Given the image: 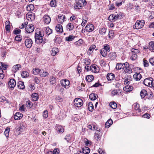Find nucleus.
<instances>
[{
  "instance_id": "f257e3e1",
  "label": "nucleus",
  "mask_w": 154,
  "mask_h": 154,
  "mask_svg": "<svg viewBox=\"0 0 154 154\" xmlns=\"http://www.w3.org/2000/svg\"><path fill=\"white\" fill-rule=\"evenodd\" d=\"M44 35V33L42 31L37 32L35 33V42L38 44L42 43L43 42L42 37Z\"/></svg>"
},
{
  "instance_id": "f03ea898",
  "label": "nucleus",
  "mask_w": 154,
  "mask_h": 154,
  "mask_svg": "<svg viewBox=\"0 0 154 154\" xmlns=\"http://www.w3.org/2000/svg\"><path fill=\"white\" fill-rule=\"evenodd\" d=\"M144 24L145 22L144 20H137L135 24L133 26V28L134 29H140L144 26Z\"/></svg>"
},
{
  "instance_id": "7ed1b4c3",
  "label": "nucleus",
  "mask_w": 154,
  "mask_h": 154,
  "mask_svg": "<svg viewBox=\"0 0 154 154\" xmlns=\"http://www.w3.org/2000/svg\"><path fill=\"white\" fill-rule=\"evenodd\" d=\"M132 55L131 57V59L132 60H136L137 58V54L139 53L140 50L138 49L132 48L131 49Z\"/></svg>"
},
{
  "instance_id": "20e7f679",
  "label": "nucleus",
  "mask_w": 154,
  "mask_h": 154,
  "mask_svg": "<svg viewBox=\"0 0 154 154\" xmlns=\"http://www.w3.org/2000/svg\"><path fill=\"white\" fill-rule=\"evenodd\" d=\"M61 85L65 88L67 89L69 87L70 83L69 81L67 79H62L60 81Z\"/></svg>"
},
{
  "instance_id": "39448f33",
  "label": "nucleus",
  "mask_w": 154,
  "mask_h": 154,
  "mask_svg": "<svg viewBox=\"0 0 154 154\" xmlns=\"http://www.w3.org/2000/svg\"><path fill=\"white\" fill-rule=\"evenodd\" d=\"M25 127L23 125V123H21L18 125V128L16 129V132L18 135L20 134V133L23 132L25 130Z\"/></svg>"
},
{
  "instance_id": "423d86ee",
  "label": "nucleus",
  "mask_w": 154,
  "mask_h": 154,
  "mask_svg": "<svg viewBox=\"0 0 154 154\" xmlns=\"http://www.w3.org/2000/svg\"><path fill=\"white\" fill-rule=\"evenodd\" d=\"M153 82L152 78H147L144 80L143 83L146 86L152 87Z\"/></svg>"
},
{
  "instance_id": "0eeeda50",
  "label": "nucleus",
  "mask_w": 154,
  "mask_h": 154,
  "mask_svg": "<svg viewBox=\"0 0 154 154\" xmlns=\"http://www.w3.org/2000/svg\"><path fill=\"white\" fill-rule=\"evenodd\" d=\"M74 105L77 107H80L83 104V101L79 98H75L74 101Z\"/></svg>"
},
{
  "instance_id": "6e6552de",
  "label": "nucleus",
  "mask_w": 154,
  "mask_h": 154,
  "mask_svg": "<svg viewBox=\"0 0 154 154\" xmlns=\"http://www.w3.org/2000/svg\"><path fill=\"white\" fill-rule=\"evenodd\" d=\"M33 42L32 40L30 38H26L25 40V44L26 46L28 48H30L32 46Z\"/></svg>"
},
{
  "instance_id": "1a4fd4ad",
  "label": "nucleus",
  "mask_w": 154,
  "mask_h": 154,
  "mask_svg": "<svg viewBox=\"0 0 154 154\" xmlns=\"http://www.w3.org/2000/svg\"><path fill=\"white\" fill-rule=\"evenodd\" d=\"M101 129H99L98 130L96 131L94 134V138L95 140L98 141L100 140L102 134L100 133Z\"/></svg>"
},
{
  "instance_id": "9d476101",
  "label": "nucleus",
  "mask_w": 154,
  "mask_h": 154,
  "mask_svg": "<svg viewBox=\"0 0 154 154\" xmlns=\"http://www.w3.org/2000/svg\"><path fill=\"white\" fill-rule=\"evenodd\" d=\"M90 70L93 72L98 73L100 69L98 66L94 64L91 66L90 67Z\"/></svg>"
},
{
  "instance_id": "9b49d317",
  "label": "nucleus",
  "mask_w": 154,
  "mask_h": 154,
  "mask_svg": "<svg viewBox=\"0 0 154 154\" xmlns=\"http://www.w3.org/2000/svg\"><path fill=\"white\" fill-rule=\"evenodd\" d=\"M94 26L91 23L88 24L85 27L86 31L88 32L93 31L94 30Z\"/></svg>"
},
{
  "instance_id": "f8f14e48",
  "label": "nucleus",
  "mask_w": 154,
  "mask_h": 154,
  "mask_svg": "<svg viewBox=\"0 0 154 154\" xmlns=\"http://www.w3.org/2000/svg\"><path fill=\"white\" fill-rule=\"evenodd\" d=\"M34 29V26L32 24H29L26 26V30L28 33L33 32Z\"/></svg>"
},
{
  "instance_id": "ddd939ff",
  "label": "nucleus",
  "mask_w": 154,
  "mask_h": 154,
  "mask_svg": "<svg viewBox=\"0 0 154 154\" xmlns=\"http://www.w3.org/2000/svg\"><path fill=\"white\" fill-rule=\"evenodd\" d=\"M57 20L59 23H62L64 21H66L65 16L64 15L62 14H59L58 17L57 19Z\"/></svg>"
},
{
  "instance_id": "4468645a",
  "label": "nucleus",
  "mask_w": 154,
  "mask_h": 154,
  "mask_svg": "<svg viewBox=\"0 0 154 154\" xmlns=\"http://www.w3.org/2000/svg\"><path fill=\"white\" fill-rule=\"evenodd\" d=\"M128 66V63L126 62L125 63H118L117 64L116 66V69L118 70H120L121 69H123L125 66Z\"/></svg>"
},
{
  "instance_id": "2eb2a0df",
  "label": "nucleus",
  "mask_w": 154,
  "mask_h": 154,
  "mask_svg": "<svg viewBox=\"0 0 154 154\" xmlns=\"http://www.w3.org/2000/svg\"><path fill=\"white\" fill-rule=\"evenodd\" d=\"M16 82L15 80L13 79H11L8 83V87L13 89V88L15 86Z\"/></svg>"
},
{
  "instance_id": "dca6fc26",
  "label": "nucleus",
  "mask_w": 154,
  "mask_h": 154,
  "mask_svg": "<svg viewBox=\"0 0 154 154\" xmlns=\"http://www.w3.org/2000/svg\"><path fill=\"white\" fill-rule=\"evenodd\" d=\"M125 72L126 73H131L132 72V69L130 67L129 64L128 63V66L125 65L124 66L123 69Z\"/></svg>"
},
{
  "instance_id": "f3484780",
  "label": "nucleus",
  "mask_w": 154,
  "mask_h": 154,
  "mask_svg": "<svg viewBox=\"0 0 154 154\" xmlns=\"http://www.w3.org/2000/svg\"><path fill=\"white\" fill-rule=\"evenodd\" d=\"M27 20L29 21H32L35 19V15L32 13L28 14L26 15Z\"/></svg>"
},
{
  "instance_id": "a211bd4d",
  "label": "nucleus",
  "mask_w": 154,
  "mask_h": 154,
  "mask_svg": "<svg viewBox=\"0 0 154 154\" xmlns=\"http://www.w3.org/2000/svg\"><path fill=\"white\" fill-rule=\"evenodd\" d=\"M108 56L110 59L111 60H115L117 57L116 53L114 52H111L109 53Z\"/></svg>"
},
{
  "instance_id": "6ab92c4d",
  "label": "nucleus",
  "mask_w": 154,
  "mask_h": 154,
  "mask_svg": "<svg viewBox=\"0 0 154 154\" xmlns=\"http://www.w3.org/2000/svg\"><path fill=\"white\" fill-rule=\"evenodd\" d=\"M21 66L20 64H17L13 66L12 69V71L14 73L16 72L20 68Z\"/></svg>"
},
{
  "instance_id": "aec40b11",
  "label": "nucleus",
  "mask_w": 154,
  "mask_h": 154,
  "mask_svg": "<svg viewBox=\"0 0 154 154\" xmlns=\"http://www.w3.org/2000/svg\"><path fill=\"white\" fill-rule=\"evenodd\" d=\"M106 78L108 81L112 80L115 78V75L112 73H108L107 75Z\"/></svg>"
},
{
  "instance_id": "412c9836",
  "label": "nucleus",
  "mask_w": 154,
  "mask_h": 154,
  "mask_svg": "<svg viewBox=\"0 0 154 154\" xmlns=\"http://www.w3.org/2000/svg\"><path fill=\"white\" fill-rule=\"evenodd\" d=\"M43 18L44 21L45 23L48 24L50 23L51 21V19L49 16L45 15Z\"/></svg>"
},
{
  "instance_id": "4be33fe9",
  "label": "nucleus",
  "mask_w": 154,
  "mask_h": 154,
  "mask_svg": "<svg viewBox=\"0 0 154 154\" xmlns=\"http://www.w3.org/2000/svg\"><path fill=\"white\" fill-rule=\"evenodd\" d=\"M23 116V115L22 113L18 112L15 114L14 117L15 120H18L21 118Z\"/></svg>"
},
{
  "instance_id": "5701e85b",
  "label": "nucleus",
  "mask_w": 154,
  "mask_h": 154,
  "mask_svg": "<svg viewBox=\"0 0 154 154\" xmlns=\"http://www.w3.org/2000/svg\"><path fill=\"white\" fill-rule=\"evenodd\" d=\"M149 49L151 52H154V42L151 41L149 43Z\"/></svg>"
},
{
  "instance_id": "b1692460",
  "label": "nucleus",
  "mask_w": 154,
  "mask_h": 154,
  "mask_svg": "<svg viewBox=\"0 0 154 154\" xmlns=\"http://www.w3.org/2000/svg\"><path fill=\"white\" fill-rule=\"evenodd\" d=\"M56 31L60 33H61L63 31L62 26L60 24H57L56 27Z\"/></svg>"
},
{
  "instance_id": "393cba45",
  "label": "nucleus",
  "mask_w": 154,
  "mask_h": 154,
  "mask_svg": "<svg viewBox=\"0 0 154 154\" xmlns=\"http://www.w3.org/2000/svg\"><path fill=\"white\" fill-rule=\"evenodd\" d=\"M141 75L139 73H136L133 75V78L136 81L139 80L141 78Z\"/></svg>"
},
{
  "instance_id": "a878e982",
  "label": "nucleus",
  "mask_w": 154,
  "mask_h": 154,
  "mask_svg": "<svg viewBox=\"0 0 154 154\" xmlns=\"http://www.w3.org/2000/svg\"><path fill=\"white\" fill-rule=\"evenodd\" d=\"M96 46L95 45H92L90 47L88 51V55H91L93 52V50L95 48Z\"/></svg>"
},
{
  "instance_id": "bb28decb",
  "label": "nucleus",
  "mask_w": 154,
  "mask_h": 154,
  "mask_svg": "<svg viewBox=\"0 0 154 154\" xmlns=\"http://www.w3.org/2000/svg\"><path fill=\"white\" fill-rule=\"evenodd\" d=\"M133 89L132 86L127 85L123 88L124 90L127 92H128L131 91Z\"/></svg>"
},
{
  "instance_id": "cd10ccee",
  "label": "nucleus",
  "mask_w": 154,
  "mask_h": 154,
  "mask_svg": "<svg viewBox=\"0 0 154 154\" xmlns=\"http://www.w3.org/2000/svg\"><path fill=\"white\" fill-rule=\"evenodd\" d=\"M74 27V24L72 23H69L66 26V28L69 31L72 30Z\"/></svg>"
},
{
  "instance_id": "c85d7f7f",
  "label": "nucleus",
  "mask_w": 154,
  "mask_h": 154,
  "mask_svg": "<svg viewBox=\"0 0 154 154\" xmlns=\"http://www.w3.org/2000/svg\"><path fill=\"white\" fill-rule=\"evenodd\" d=\"M59 49L58 48L54 47L52 48L51 50V54L53 56L55 55L59 52Z\"/></svg>"
},
{
  "instance_id": "c756f323",
  "label": "nucleus",
  "mask_w": 154,
  "mask_h": 154,
  "mask_svg": "<svg viewBox=\"0 0 154 154\" xmlns=\"http://www.w3.org/2000/svg\"><path fill=\"white\" fill-rule=\"evenodd\" d=\"M83 6L81 4H79V3L76 1V3L74 4V8L75 9H81L82 7Z\"/></svg>"
},
{
  "instance_id": "7c9ffc66",
  "label": "nucleus",
  "mask_w": 154,
  "mask_h": 154,
  "mask_svg": "<svg viewBox=\"0 0 154 154\" xmlns=\"http://www.w3.org/2000/svg\"><path fill=\"white\" fill-rule=\"evenodd\" d=\"M32 100L33 101H36L38 99V96L36 93H34L32 95Z\"/></svg>"
},
{
  "instance_id": "2f4dec72",
  "label": "nucleus",
  "mask_w": 154,
  "mask_h": 154,
  "mask_svg": "<svg viewBox=\"0 0 154 154\" xmlns=\"http://www.w3.org/2000/svg\"><path fill=\"white\" fill-rule=\"evenodd\" d=\"M112 124V120L111 119H109L106 122L105 124V127L106 128H108Z\"/></svg>"
},
{
  "instance_id": "473e14b6",
  "label": "nucleus",
  "mask_w": 154,
  "mask_h": 154,
  "mask_svg": "<svg viewBox=\"0 0 154 154\" xmlns=\"http://www.w3.org/2000/svg\"><path fill=\"white\" fill-rule=\"evenodd\" d=\"M75 38V37L73 35H70L68 37L65 38V40L68 42H70L72 41Z\"/></svg>"
},
{
  "instance_id": "72a5a7b5",
  "label": "nucleus",
  "mask_w": 154,
  "mask_h": 154,
  "mask_svg": "<svg viewBox=\"0 0 154 154\" xmlns=\"http://www.w3.org/2000/svg\"><path fill=\"white\" fill-rule=\"evenodd\" d=\"M90 150L88 147H85L82 148V151L84 154H88L90 152Z\"/></svg>"
},
{
  "instance_id": "f704fd0d",
  "label": "nucleus",
  "mask_w": 154,
  "mask_h": 154,
  "mask_svg": "<svg viewBox=\"0 0 154 154\" xmlns=\"http://www.w3.org/2000/svg\"><path fill=\"white\" fill-rule=\"evenodd\" d=\"M97 97V94H91L89 96V98L91 100H95L96 99Z\"/></svg>"
},
{
  "instance_id": "c9c22d12",
  "label": "nucleus",
  "mask_w": 154,
  "mask_h": 154,
  "mask_svg": "<svg viewBox=\"0 0 154 154\" xmlns=\"http://www.w3.org/2000/svg\"><path fill=\"white\" fill-rule=\"evenodd\" d=\"M18 87L19 88L22 89H24L25 88L23 82L21 81L19 82L18 83Z\"/></svg>"
},
{
  "instance_id": "e433bc0d",
  "label": "nucleus",
  "mask_w": 154,
  "mask_h": 154,
  "mask_svg": "<svg viewBox=\"0 0 154 154\" xmlns=\"http://www.w3.org/2000/svg\"><path fill=\"white\" fill-rule=\"evenodd\" d=\"M147 94V91L144 89L142 90L140 93V95L142 98H144Z\"/></svg>"
},
{
  "instance_id": "4c0bfd02",
  "label": "nucleus",
  "mask_w": 154,
  "mask_h": 154,
  "mask_svg": "<svg viewBox=\"0 0 154 154\" xmlns=\"http://www.w3.org/2000/svg\"><path fill=\"white\" fill-rule=\"evenodd\" d=\"M94 79V77L92 75H87L86 77L87 81L88 82H91Z\"/></svg>"
},
{
  "instance_id": "58836bf2",
  "label": "nucleus",
  "mask_w": 154,
  "mask_h": 154,
  "mask_svg": "<svg viewBox=\"0 0 154 154\" xmlns=\"http://www.w3.org/2000/svg\"><path fill=\"white\" fill-rule=\"evenodd\" d=\"M42 70L38 68H35L33 70V73L35 75H37L39 74L40 75L41 70Z\"/></svg>"
},
{
  "instance_id": "ea45409f",
  "label": "nucleus",
  "mask_w": 154,
  "mask_h": 154,
  "mask_svg": "<svg viewBox=\"0 0 154 154\" xmlns=\"http://www.w3.org/2000/svg\"><path fill=\"white\" fill-rule=\"evenodd\" d=\"M34 7L33 5L30 4L28 5L26 7V9L28 11H31L34 10Z\"/></svg>"
},
{
  "instance_id": "a19ab883",
  "label": "nucleus",
  "mask_w": 154,
  "mask_h": 154,
  "mask_svg": "<svg viewBox=\"0 0 154 154\" xmlns=\"http://www.w3.org/2000/svg\"><path fill=\"white\" fill-rule=\"evenodd\" d=\"M5 24L6 25L5 27L6 31H10L11 28L10 22L8 21H6L5 22Z\"/></svg>"
},
{
  "instance_id": "79ce46f5",
  "label": "nucleus",
  "mask_w": 154,
  "mask_h": 154,
  "mask_svg": "<svg viewBox=\"0 0 154 154\" xmlns=\"http://www.w3.org/2000/svg\"><path fill=\"white\" fill-rule=\"evenodd\" d=\"M48 74L49 73L48 72H45L43 70H42L40 74V76L42 77H44L47 76Z\"/></svg>"
},
{
  "instance_id": "37998d69",
  "label": "nucleus",
  "mask_w": 154,
  "mask_h": 154,
  "mask_svg": "<svg viewBox=\"0 0 154 154\" xmlns=\"http://www.w3.org/2000/svg\"><path fill=\"white\" fill-rule=\"evenodd\" d=\"M109 105L112 109H115L117 107L116 103L114 102H110L109 104Z\"/></svg>"
},
{
  "instance_id": "c03bdc74",
  "label": "nucleus",
  "mask_w": 154,
  "mask_h": 154,
  "mask_svg": "<svg viewBox=\"0 0 154 154\" xmlns=\"http://www.w3.org/2000/svg\"><path fill=\"white\" fill-rule=\"evenodd\" d=\"M57 130L60 133H62L64 132V129L63 127L59 125L57 126Z\"/></svg>"
},
{
  "instance_id": "a18cd8bd",
  "label": "nucleus",
  "mask_w": 154,
  "mask_h": 154,
  "mask_svg": "<svg viewBox=\"0 0 154 154\" xmlns=\"http://www.w3.org/2000/svg\"><path fill=\"white\" fill-rule=\"evenodd\" d=\"M29 74L26 71H23L21 73L22 77L23 78H26L29 76Z\"/></svg>"
},
{
  "instance_id": "49530a36",
  "label": "nucleus",
  "mask_w": 154,
  "mask_h": 154,
  "mask_svg": "<svg viewBox=\"0 0 154 154\" xmlns=\"http://www.w3.org/2000/svg\"><path fill=\"white\" fill-rule=\"evenodd\" d=\"M83 43V40L82 39H80L78 41L75 42L74 45L77 46H80Z\"/></svg>"
},
{
  "instance_id": "de8ad7c7",
  "label": "nucleus",
  "mask_w": 154,
  "mask_h": 154,
  "mask_svg": "<svg viewBox=\"0 0 154 154\" xmlns=\"http://www.w3.org/2000/svg\"><path fill=\"white\" fill-rule=\"evenodd\" d=\"M0 67L4 70H6L8 67V65L3 62H1L0 63Z\"/></svg>"
},
{
  "instance_id": "09e8293b",
  "label": "nucleus",
  "mask_w": 154,
  "mask_h": 154,
  "mask_svg": "<svg viewBox=\"0 0 154 154\" xmlns=\"http://www.w3.org/2000/svg\"><path fill=\"white\" fill-rule=\"evenodd\" d=\"M88 109L90 111H92L94 109L93 105L92 102H89L88 104Z\"/></svg>"
},
{
  "instance_id": "8fccbe9b",
  "label": "nucleus",
  "mask_w": 154,
  "mask_h": 154,
  "mask_svg": "<svg viewBox=\"0 0 154 154\" xmlns=\"http://www.w3.org/2000/svg\"><path fill=\"white\" fill-rule=\"evenodd\" d=\"M100 53L102 56L103 57H105L107 55V51H106L103 48L101 49Z\"/></svg>"
},
{
  "instance_id": "3c124183",
  "label": "nucleus",
  "mask_w": 154,
  "mask_h": 154,
  "mask_svg": "<svg viewBox=\"0 0 154 154\" xmlns=\"http://www.w3.org/2000/svg\"><path fill=\"white\" fill-rule=\"evenodd\" d=\"M50 5L52 7H55L57 6L56 0L51 1L50 2Z\"/></svg>"
},
{
  "instance_id": "603ef678",
  "label": "nucleus",
  "mask_w": 154,
  "mask_h": 154,
  "mask_svg": "<svg viewBox=\"0 0 154 154\" xmlns=\"http://www.w3.org/2000/svg\"><path fill=\"white\" fill-rule=\"evenodd\" d=\"M106 51L109 52L110 51L109 46L107 44H105L103 45V48Z\"/></svg>"
},
{
  "instance_id": "864d4df0",
  "label": "nucleus",
  "mask_w": 154,
  "mask_h": 154,
  "mask_svg": "<svg viewBox=\"0 0 154 154\" xmlns=\"http://www.w3.org/2000/svg\"><path fill=\"white\" fill-rule=\"evenodd\" d=\"M106 32V29L105 28H100L99 30V33L100 34L103 35L105 34Z\"/></svg>"
},
{
  "instance_id": "5fc2aeb1",
  "label": "nucleus",
  "mask_w": 154,
  "mask_h": 154,
  "mask_svg": "<svg viewBox=\"0 0 154 154\" xmlns=\"http://www.w3.org/2000/svg\"><path fill=\"white\" fill-rule=\"evenodd\" d=\"M124 84L125 85H128L131 83V81L130 80L126 78H125L124 79Z\"/></svg>"
},
{
  "instance_id": "6e6d98bb",
  "label": "nucleus",
  "mask_w": 154,
  "mask_h": 154,
  "mask_svg": "<svg viewBox=\"0 0 154 154\" xmlns=\"http://www.w3.org/2000/svg\"><path fill=\"white\" fill-rule=\"evenodd\" d=\"M45 32L48 35H50L51 34L52 32V30L50 29L49 27H47L45 29Z\"/></svg>"
},
{
  "instance_id": "4d7b16f0",
  "label": "nucleus",
  "mask_w": 154,
  "mask_h": 154,
  "mask_svg": "<svg viewBox=\"0 0 154 154\" xmlns=\"http://www.w3.org/2000/svg\"><path fill=\"white\" fill-rule=\"evenodd\" d=\"M10 131V129L9 128H7L4 132V134L6 137H8L9 136V132Z\"/></svg>"
},
{
  "instance_id": "13d9d810",
  "label": "nucleus",
  "mask_w": 154,
  "mask_h": 154,
  "mask_svg": "<svg viewBox=\"0 0 154 154\" xmlns=\"http://www.w3.org/2000/svg\"><path fill=\"white\" fill-rule=\"evenodd\" d=\"M26 106L29 108H31L32 106V103L29 100L26 102Z\"/></svg>"
},
{
  "instance_id": "bf43d9fd",
  "label": "nucleus",
  "mask_w": 154,
  "mask_h": 154,
  "mask_svg": "<svg viewBox=\"0 0 154 154\" xmlns=\"http://www.w3.org/2000/svg\"><path fill=\"white\" fill-rule=\"evenodd\" d=\"M84 142L85 144V145L88 146H89L91 145V142L88 140L87 139H85L84 140Z\"/></svg>"
},
{
  "instance_id": "052dcab7",
  "label": "nucleus",
  "mask_w": 154,
  "mask_h": 154,
  "mask_svg": "<svg viewBox=\"0 0 154 154\" xmlns=\"http://www.w3.org/2000/svg\"><path fill=\"white\" fill-rule=\"evenodd\" d=\"M50 82L52 84H54L56 82V78L54 76H52L50 79Z\"/></svg>"
},
{
  "instance_id": "680f3d73",
  "label": "nucleus",
  "mask_w": 154,
  "mask_h": 154,
  "mask_svg": "<svg viewBox=\"0 0 154 154\" xmlns=\"http://www.w3.org/2000/svg\"><path fill=\"white\" fill-rule=\"evenodd\" d=\"M15 39L17 41L20 42L22 39L21 36L20 35H16L15 37Z\"/></svg>"
},
{
  "instance_id": "e2e57ef3",
  "label": "nucleus",
  "mask_w": 154,
  "mask_h": 154,
  "mask_svg": "<svg viewBox=\"0 0 154 154\" xmlns=\"http://www.w3.org/2000/svg\"><path fill=\"white\" fill-rule=\"evenodd\" d=\"M108 35L109 38L112 39L114 36V32L113 31H109Z\"/></svg>"
},
{
  "instance_id": "0e129e2a",
  "label": "nucleus",
  "mask_w": 154,
  "mask_h": 154,
  "mask_svg": "<svg viewBox=\"0 0 154 154\" xmlns=\"http://www.w3.org/2000/svg\"><path fill=\"white\" fill-rule=\"evenodd\" d=\"M77 1L79 3V4H81L83 6L85 5L86 4V2L85 0H78Z\"/></svg>"
},
{
  "instance_id": "69168bd1",
  "label": "nucleus",
  "mask_w": 154,
  "mask_h": 154,
  "mask_svg": "<svg viewBox=\"0 0 154 154\" xmlns=\"http://www.w3.org/2000/svg\"><path fill=\"white\" fill-rule=\"evenodd\" d=\"M48 112L47 110H45L44 111L43 116L44 118H46L48 117Z\"/></svg>"
},
{
  "instance_id": "338daca9",
  "label": "nucleus",
  "mask_w": 154,
  "mask_h": 154,
  "mask_svg": "<svg viewBox=\"0 0 154 154\" xmlns=\"http://www.w3.org/2000/svg\"><path fill=\"white\" fill-rule=\"evenodd\" d=\"M84 63H85V64L86 65H89L90 63V60L88 59H85L84 60Z\"/></svg>"
},
{
  "instance_id": "774afa93",
  "label": "nucleus",
  "mask_w": 154,
  "mask_h": 154,
  "mask_svg": "<svg viewBox=\"0 0 154 154\" xmlns=\"http://www.w3.org/2000/svg\"><path fill=\"white\" fill-rule=\"evenodd\" d=\"M150 63L152 65H154V57H151L149 59Z\"/></svg>"
}]
</instances>
